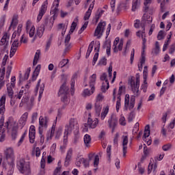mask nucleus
Here are the masks:
<instances>
[{
	"mask_svg": "<svg viewBox=\"0 0 175 175\" xmlns=\"http://www.w3.org/2000/svg\"><path fill=\"white\" fill-rule=\"evenodd\" d=\"M128 135L122 136L123 157H126V150H128Z\"/></svg>",
	"mask_w": 175,
	"mask_h": 175,
	"instance_id": "obj_27",
	"label": "nucleus"
},
{
	"mask_svg": "<svg viewBox=\"0 0 175 175\" xmlns=\"http://www.w3.org/2000/svg\"><path fill=\"white\" fill-rule=\"evenodd\" d=\"M49 5V1L46 0L44 1L41 5V8L39 10V14L37 16V23H39L40 20L43 18V16L46 14V12H47V6Z\"/></svg>",
	"mask_w": 175,
	"mask_h": 175,
	"instance_id": "obj_11",
	"label": "nucleus"
},
{
	"mask_svg": "<svg viewBox=\"0 0 175 175\" xmlns=\"http://www.w3.org/2000/svg\"><path fill=\"white\" fill-rule=\"evenodd\" d=\"M101 81H105L103 83L101 86V91L102 92H106L107 89L109 88V79H107V75L106 73H103L100 77Z\"/></svg>",
	"mask_w": 175,
	"mask_h": 175,
	"instance_id": "obj_14",
	"label": "nucleus"
},
{
	"mask_svg": "<svg viewBox=\"0 0 175 175\" xmlns=\"http://www.w3.org/2000/svg\"><path fill=\"white\" fill-rule=\"evenodd\" d=\"M93 165L95 167H98L99 165V155H94Z\"/></svg>",
	"mask_w": 175,
	"mask_h": 175,
	"instance_id": "obj_55",
	"label": "nucleus"
},
{
	"mask_svg": "<svg viewBox=\"0 0 175 175\" xmlns=\"http://www.w3.org/2000/svg\"><path fill=\"white\" fill-rule=\"evenodd\" d=\"M21 31H23V24H19L18 25L17 30L15 31L12 36V40L15 39L14 42H12V44L11 47L14 49H18V46H20V42H18V38L20 37V35L21 34ZM16 38H17L16 39Z\"/></svg>",
	"mask_w": 175,
	"mask_h": 175,
	"instance_id": "obj_7",
	"label": "nucleus"
},
{
	"mask_svg": "<svg viewBox=\"0 0 175 175\" xmlns=\"http://www.w3.org/2000/svg\"><path fill=\"white\" fill-rule=\"evenodd\" d=\"M146 64V53L145 51H142L141 58L139 59V62H138V70L139 72L143 70V65Z\"/></svg>",
	"mask_w": 175,
	"mask_h": 175,
	"instance_id": "obj_24",
	"label": "nucleus"
},
{
	"mask_svg": "<svg viewBox=\"0 0 175 175\" xmlns=\"http://www.w3.org/2000/svg\"><path fill=\"white\" fill-rule=\"evenodd\" d=\"M68 62H69V59H63L59 63V68H64V66L68 65Z\"/></svg>",
	"mask_w": 175,
	"mask_h": 175,
	"instance_id": "obj_52",
	"label": "nucleus"
},
{
	"mask_svg": "<svg viewBox=\"0 0 175 175\" xmlns=\"http://www.w3.org/2000/svg\"><path fill=\"white\" fill-rule=\"evenodd\" d=\"M36 120H38V112H34L31 116V124H33Z\"/></svg>",
	"mask_w": 175,
	"mask_h": 175,
	"instance_id": "obj_62",
	"label": "nucleus"
},
{
	"mask_svg": "<svg viewBox=\"0 0 175 175\" xmlns=\"http://www.w3.org/2000/svg\"><path fill=\"white\" fill-rule=\"evenodd\" d=\"M44 33V25H41L37 28V31L36 35L34 36L33 40L36 39V38H42L43 34Z\"/></svg>",
	"mask_w": 175,
	"mask_h": 175,
	"instance_id": "obj_28",
	"label": "nucleus"
},
{
	"mask_svg": "<svg viewBox=\"0 0 175 175\" xmlns=\"http://www.w3.org/2000/svg\"><path fill=\"white\" fill-rule=\"evenodd\" d=\"M105 47L107 49V54L110 55V50L111 49V42H106L105 43Z\"/></svg>",
	"mask_w": 175,
	"mask_h": 175,
	"instance_id": "obj_53",
	"label": "nucleus"
},
{
	"mask_svg": "<svg viewBox=\"0 0 175 175\" xmlns=\"http://www.w3.org/2000/svg\"><path fill=\"white\" fill-rule=\"evenodd\" d=\"M5 121V117L2 116L0 119V142H5V129L3 128V122Z\"/></svg>",
	"mask_w": 175,
	"mask_h": 175,
	"instance_id": "obj_20",
	"label": "nucleus"
},
{
	"mask_svg": "<svg viewBox=\"0 0 175 175\" xmlns=\"http://www.w3.org/2000/svg\"><path fill=\"white\" fill-rule=\"evenodd\" d=\"M105 13V11L103 10H98L95 15V17L93 19V23H95L96 24L98 21H99V19L100 17H102V14Z\"/></svg>",
	"mask_w": 175,
	"mask_h": 175,
	"instance_id": "obj_36",
	"label": "nucleus"
},
{
	"mask_svg": "<svg viewBox=\"0 0 175 175\" xmlns=\"http://www.w3.org/2000/svg\"><path fill=\"white\" fill-rule=\"evenodd\" d=\"M98 124H99V119L95 118H92V116L90 113L88 114L87 123L84 124V131L85 132H88V128L90 129H95L98 126Z\"/></svg>",
	"mask_w": 175,
	"mask_h": 175,
	"instance_id": "obj_6",
	"label": "nucleus"
},
{
	"mask_svg": "<svg viewBox=\"0 0 175 175\" xmlns=\"http://www.w3.org/2000/svg\"><path fill=\"white\" fill-rule=\"evenodd\" d=\"M26 31L29 33V38L35 36V26L32 25V22L28 20L26 23Z\"/></svg>",
	"mask_w": 175,
	"mask_h": 175,
	"instance_id": "obj_16",
	"label": "nucleus"
},
{
	"mask_svg": "<svg viewBox=\"0 0 175 175\" xmlns=\"http://www.w3.org/2000/svg\"><path fill=\"white\" fill-rule=\"evenodd\" d=\"M163 151H169L172 148L171 144H167L162 147Z\"/></svg>",
	"mask_w": 175,
	"mask_h": 175,
	"instance_id": "obj_63",
	"label": "nucleus"
},
{
	"mask_svg": "<svg viewBox=\"0 0 175 175\" xmlns=\"http://www.w3.org/2000/svg\"><path fill=\"white\" fill-rule=\"evenodd\" d=\"M157 167H158V163H157V162L154 163L150 162L148 167V174H150L152 170L153 172H155V170H157Z\"/></svg>",
	"mask_w": 175,
	"mask_h": 175,
	"instance_id": "obj_38",
	"label": "nucleus"
},
{
	"mask_svg": "<svg viewBox=\"0 0 175 175\" xmlns=\"http://www.w3.org/2000/svg\"><path fill=\"white\" fill-rule=\"evenodd\" d=\"M9 38L10 36L8 33H5L0 41V46H8L9 43Z\"/></svg>",
	"mask_w": 175,
	"mask_h": 175,
	"instance_id": "obj_31",
	"label": "nucleus"
},
{
	"mask_svg": "<svg viewBox=\"0 0 175 175\" xmlns=\"http://www.w3.org/2000/svg\"><path fill=\"white\" fill-rule=\"evenodd\" d=\"M28 116L29 113L28 112H25L20 119L18 121V126H16L17 128H21V129H23L24 126H25V124H27V121L28 120Z\"/></svg>",
	"mask_w": 175,
	"mask_h": 175,
	"instance_id": "obj_17",
	"label": "nucleus"
},
{
	"mask_svg": "<svg viewBox=\"0 0 175 175\" xmlns=\"http://www.w3.org/2000/svg\"><path fill=\"white\" fill-rule=\"evenodd\" d=\"M107 64V59L105 57H103L99 60L98 65H101L103 66H106Z\"/></svg>",
	"mask_w": 175,
	"mask_h": 175,
	"instance_id": "obj_61",
	"label": "nucleus"
},
{
	"mask_svg": "<svg viewBox=\"0 0 175 175\" xmlns=\"http://www.w3.org/2000/svg\"><path fill=\"white\" fill-rule=\"evenodd\" d=\"M62 135V127H59L55 131V139L56 140L59 139V137H61V135Z\"/></svg>",
	"mask_w": 175,
	"mask_h": 175,
	"instance_id": "obj_47",
	"label": "nucleus"
},
{
	"mask_svg": "<svg viewBox=\"0 0 175 175\" xmlns=\"http://www.w3.org/2000/svg\"><path fill=\"white\" fill-rule=\"evenodd\" d=\"M77 27V23L76 22H72L70 26V29L69 31V33H73L75 32V30L76 29V27Z\"/></svg>",
	"mask_w": 175,
	"mask_h": 175,
	"instance_id": "obj_57",
	"label": "nucleus"
},
{
	"mask_svg": "<svg viewBox=\"0 0 175 175\" xmlns=\"http://www.w3.org/2000/svg\"><path fill=\"white\" fill-rule=\"evenodd\" d=\"M86 1H87V3H90V2H91V3L90 4L89 8L88 11L85 12V16L83 17V20H85V21L78 31V33L79 34L83 33V31H85V29H87V27L88 26V20H90V17H91V14L92 13V9H94V6L95 5V0H86Z\"/></svg>",
	"mask_w": 175,
	"mask_h": 175,
	"instance_id": "obj_2",
	"label": "nucleus"
},
{
	"mask_svg": "<svg viewBox=\"0 0 175 175\" xmlns=\"http://www.w3.org/2000/svg\"><path fill=\"white\" fill-rule=\"evenodd\" d=\"M49 126V118L47 117L43 118V116H40L39 118V131H43L44 129H47Z\"/></svg>",
	"mask_w": 175,
	"mask_h": 175,
	"instance_id": "obj_15",
	"label": "nucleus"
},
{
	"mask_svg": "<svg viewBox=\"0 0 175 175\" xmlns=\"http://www.w3.org/2000/svg\"><path fill=\"white\" fill-rule=\"evenodd\" d=\"M164 38H165V31L161 30L157 35V39L158 40H162V39H163Z\"/></svg>",
	"mask_w": 175,
	"mask_h": 175,
	"instance_id": "obj_59",
	"label": "nucleus"
},
{
	"mask_svg": "<svg viewBox=\"0 0 175 175\" xmlns=\"http://www.w3.org/2000/svg\"><path fill=\"white\" fill-rule=\"evenodd\" d=\"M122 47H124V40L118 37L116 38L113 41V44L112 46L113 53H118L119 51H122Z\"/></svg>",
	"mask_w": 175,
	"mask_h": 175,
	"instance_id": "obj_10",
	"label": "nucleus"
},
{
	"mask_svg": "<svg viewBox=\"0 0 175 175\" xmlns=\"http://www.w3.org/2000/svg\"><path fill=\"white\" fill-rule=\"evenodd\" d=\"M95 83H96V74H93L89 78L90 87H95Z\"/></svg>",
	"mask_w": 175,
	"mask_h": 175,
	"instance_id": "obj_41",
	"label": "nucleus"
},
{
	"mask_svg": "<svg viewBox=\"0 0 175 175\" xmlns=\"http://www.w3.org/2000/svg\"><path fill=\"white\" fill-rule=\"evenodd\" d=\"M35 91L36 94H38V92L39 91L38 100L40 102V100L42 99V95H43V92L44 91V84L42 83L40 85V79L38 81Z\"/></svg>",
	"mask_w": 175,
	"mask_h": 175,
	"instance_id": "obj_22",
	"label": "nucleus"
},
{
	"mask_svg": "<svg viewBox=\"0 0 175 175\" xmlns=\"http://www.w3.org/2000/svg\"><path fill=\"white\" fill-rule=\"evenodd\" d=\"M54 18L51 19L46 18L44 22L45 27H49V28H53V25H54Z\"/></svg>",
	"mask_w": 175,
	"mask_h": 175,
	"instance_id": "obj_43",
	"label": "nucleus"
},
{
	"mask_svg": "<svg viewBox=\"0 0 175 175\" xmlns=\"http://www.w3.org/2000/svg\"><path fill=\"white\" fill-rule=\"evenodd\" d=\"M90 90L88 88L84 89L82 93V96L87 98V96H91L94 92H95V87H90Z\"/></svg>",
	"mask_w": 175,
	"mask_h": 175,
	"instance_id": "obj_29",
	"label": "nucleus"
},
{
	"mask_svg": "<svg viewBox=\"0 0 175 175\" xmlns=\"http://www.w3.org/2000/svg\"><path fill=\"white\" fill-rule=\"evenodd\" d=\"M150 136V125H147L145 127L144 134L143 137L144 142H146L148 146H151L152 141L151 139H147V137Z\"/></svg>",
	"mask_w": 175,
	"mask_h": 175,
	"instance_id": "obj_23",
	"label": "nucleus"
},
{
	"mask_svg": "<svg viewBox=\"0 0 175 175\" xmlns=\"http://www.w3.org/2000/svg\"><path fill=\"white\" fill-rule=\"evenodd\" d=\"M142 21L145 23V24H150V23H152V17L150 14H144L142 16Z\"/></svg>",
	"mask_w": 175,
	"mask_h": 175,
	"instance_id": "obj_35",
	"label": "nucleus"
},
{
	"mask_svg": "<svg viewBox=\"0 0 175 175\" xmlns=\"http://www.w3.org/2000/svg\"><path fill=\"white\" fill-rule=\"evenodd\" d=\"M69 88L66 86V83H64L60 87V89L58 92V96H61V100L65 105H69L70 99H69Z\"/></svg>",
	"mask_w": 175,
	"mask_h": 175,
	"instance_id": "obj_5",
	"label": "nucleus"
},
{
	"mask_svg": "<svg viewBox=\"0 0 175 175\" xmlns=\"http://www.w3.org/2000/svg\"><path fill=\"white\" fill-rule=\"evenodd\" d=\"M18 132V127L13 126L11 131V137L13 140H16L17 139Z\"/></svg>",
	"mask_w": 175,
	"mask_h": 175,
	"instance_id": "obj_39",
	"label": "nucleus"
},
{
	"mask_svg": "<svg viewBox=\"0 0 175 175\" xmlns=\"http://www.w3.org/2000/svg\"><path fill=\"white\" fill-rule=\"evenodd\" d=\"M83 163L85 167H88L90 166V161L85 158H81L79 161L77 163V166H80V164Z\"/></svg>",
	"mask_w": 175,
	"mask_h": 175,
	"instance_id": "obj_40",
	"label": "nucleus"
},
{
	"mask_svg": "<svg viewBox=\"0 0 175 175\" xmlns=\"http://www.w3.org/2000/svg\"><path fill=\"white\" fill-rule=\"evenodd\" d=\"M77 129H79V123L77 122V119L71 118L68 121V124L65 126L64 135V143H68V135L69 133H72L73 131H77Z\"/></svg>",
	"mask_w": 175,
	"mask_h": 175,
	"instance_id": "obj_1",
	"label": "nucleus"
},
{
	"mask_svg": "<svg viewBox=\"0 0 175 175\" xmlns=\"http://www.w3.org/2000/svg\"><path fill=\"white\" fill-rule=\"evenodd\" d=\"M56 125H57V120H55V122L53 124L51 129L50 130H49L46 133V139L47 142H49V140H51V139H53V137H54V135L55 133Z\"/></svg>",
	"mask_w": 175,
	"mask_h": 175,
	"instance_id": "obj_19",
	"label": "nucleus"
},
{
	"mask_svg": "<svg viewBox=\"0 0 175 175\" xmlns=\"http://www.w3.org/2000/svg\"><path fill=\"white\" fill-rule=\"evenodd\" d=\"M175 126V118L168 124V129H173Z\"/></svg>",
	"mask_w": 175,
	"mask_h": 175,
	"instance_id": "obj_64",
	"label": "nucleus"
},
{
	"mask_svg": "<svg viewBox=\"0 0 175 175\" xmlns=\"http://www.w3.org/2000/svg\"><path fill=\"white\" fill-rule=\"evenodd\" d=\"M40 57V50H37L34 55V59L33 61V65H37L38 61H39V57Z\"/></svg>",
	"mask_w": 175,
	"mask_h": 175,
	"instance_id": "obj_45",
	"label": "nucleus"
},
{
	"mask_svg": "<svg viewBox=\"0 0 175 175\" xmlns=\"http://www.w3.org/2000/svg\"><path fill=\"white\" fill-rule=\"evenodd\" d=\"M17 167L21 174L31 175V163L25 161V159H21L17 162Z\"/></svg>",
	"mask_w": 175,
	"mask_h": 175,
	"instance_id": "obj_3",
	"label": "nucleus"
},
{
	"mask_svg": "<svg viewBox=\"0 0 175 175\" xmlns=\"http://www.w3.org/2000/svg\"><path fill=\"white\" fill-rule=\"evenodd\" d=\"M4 158L8 162V163H13L16 156H14V149L12 147L6 148L4 150Z\"/></svg>",
	"mask_w": 175,
	"mask_h": 175,
	"instance_id": "obj_9",
	"label": "nucleus"
},
{
	"mask_svg": "<svg viewBox=\"0 0 175 175\" xmlns=\"http://www.w3.org/2000/svg\"><path fill=\"white\" fill-rule=\"evenodd\" d=\"M158 3L161 5V11L163 13L165 12V5H166L167 2H169V0H157Z\"/></svg>",
	"mask_w": 175,
	"mask_h": 175,
	"instance_id": "obj_46",
	"label": "nucleus"
},
{
	"mask_svg": "<svg viewBox=\"0 0 175 175\" xmlns=\"http://www.w3.org/2000/svg\"><path fill=\"white\" fill-rule=\"evenodd\" d=\"M36 135V130L35 129V126L31 125L30 126L29 130V142L31 144L35 143V137Z\"/></svg>",
	"mask_w": 175,
	"mask_h": 175,
	"instance_id": "obj_21",
	"label": "nucleus"
},
{
	"mask_svg": "<svg viewBox=\"0 0 175 175\" xmlns=\"http://www.w3.org/2000/svg\"><path fill=\"white\" fill-rule=\"evenodd\" d=\"M72 155H73V149L70 148L67 151L66 157L64 161L65 166H69V163H70V161L72 159Z\"/></svg>",
	"mask_w": 175,
	"mask_h": 175,
	"instance_id": "obj_26",
	"label": "nucleus"
},
{
	"mask_svg": "<svg viewBox=\"0 0 175 175\" xmlns=\"http://www.w3.org/2000/svg\"><path fill=\"white\" fill-rule=\"evenodd\" d=\"M7 90H8V96L10 97V99H12L13 94L14 93L13 92V89L12 88V86H10V84H7Z\"/></svg>",
	"mask_w": 175,
	"mask_h": 175,
	"instance_id": "obj_50",
	"label": "nucleus"
},
{
	"mask_svg": "<svg viewBox=\"0 0 175 175\" xmlns=\"http://www.w3.org/2000/svg\"><path fill=\"white\" fill-rule=\"evenodd\" d=\"M6 103V95H3L0 98V114L3 116L5 114V105Z\"/></svg>",
	"mask_w": 175,
	"mask_h": 175,
	"instance_id": "obj_25",
	"label": "nucleus"
},
{
	"mask_svg": "<svg viewBox=\"0 0 175 175\" xmlns=\"http://www.w3.org/2000/svg\"><path fill=\"white\" fill-rule=\"evenodd\" d=\"M109 110H110V105H105L103 107L101 114H100V120L103 121L109 114Z\"/></svg>",
	"mask_w": 175,
	"mask_h": 175,
	"instance_id": "obj_30",
	"label": "nucleus"
},
{
	"mask_svg": "<svg viewBox=\"0 0 175 175\" xmlns=\"http://www.w3.org/2000/svg\"><path fill=\"white\" fill-rule=\"evenodd\" d=\"M41 66L40 65H38L36 66V68H35L33 75V77H38V76H39V73L40 72V69H41Z\"/></svg>",
	"mask_w": 175,
	"mask_h": 175,
	"instance_id": "obj_54",
	"label": "nucleus"
},
{
	"mask_svg": "<svg viewBox=\"0 0 175 175\" xmlns=\"http://www.w3.org/2000/svg\"><path fill=\"white\" fill-rule=\"evenodd\" d=\"M12 125H13V118H10L5 123V127L7 128V129H10V126H12Z\"/></svg>",
	"mask_w": 175,
	"mask_h": 175,
	"instance_id": "obj_51",
	"label": "nucleus"
},
{
	"mask_svg": "<svg viewBox=\"0 0 175 175\" xmlns=\"http://www.w3.org/2000/svg\"><path fill=\"white\" fill-rule=\"evenodd\" d=\"M116 111H119L121 107V97L118 96V100L116 101Z\"/></svg>",
	"mask_w": 175,
	"mask_h": 175,
	"instance_id": "obj_60",
	"label": "nucleus"
},
{
	"mask_svg": "<svg viewBox=\"0 0 175 175\" xmlns=\"http://www.w3.org/2000/svg\"><path fill=\"white\" fill-rule=\"evenodd\" d=\"M120 124L122 126H125L126 125V120H125V117L124 116H121L119 120Z\"/></svg>",
	"mask_w": 175,
	"mask_h": 175,
	"instance_id": "obj_58",
	"label": "nucleus"
},
{
	"mask_svg": "<svg viewBox=\"0 0 175 175\" xmlns=\"http://www.w3.org/2000/svg\"><path fill=\"white\" fill-rule=\"evenodd\" d=\"M140 5V2H139V0H133V4H132V12H135L136 9L139 8V5Z\"/></svg>",
	"mask_w": 175,
	"mask_h": 175,
	"instance_id": "obj_49",
	"label": "nucleus"
},
{
	"mask_svg": "<svg viewBox=\"0 0 175 175\" xmlns=\"http://www.w3.org/2000/svg\"><path fill=\"white\" fill-rule=\"evenodd\" d=\"M83 142L85 147H90V144H91V135L85 134L83 137Z\"/></svg>",
	"mask_w": 175,
	"mask_h": 175,
	"instance_id": "obj_42",
	"label": "nucleus"
},
{
	"mask_svg": "<svg viewBox=\"0 0 175 175\" xmlns=\"http://www.w3.org/2000/svg\"><path fill=\"white\" fill-rule=\"evenodd\" d=\"M94 50H96L97 53L94 54L93 57V61H92L93 66L95 65V64H96V61H98V58L99 57V46H98L97 47H95Z\"/></svg>",
	"mask_w": 175,
	"mask_h": 175,
	"instance_id": "obj_44",
	"label": "nucleus"
},
{
	"mask_svg": "<svg viewBox=\"0 0 175 175\" xmlns=\"http://www.w3.org/2000/svg\"><path fill=\"white\" fill-rule=\"evenodd\" d=\"M92 49H94V41H92L89 44V46L86 53V55H85L86 58H88L91 53H92Z\"/></svg>",
	"mask_w": 175,
	"mask_h": 175,
	"instance_id": "obj_48",
	"label": "nucleus"
},
{
	"mask_svg": "<svg viewBox=\"0 0 175 175\" xmlns=\"http://www.w3.org/2000/svg\"><path fill=\"white\" fill-rule=\"evenodd\" d=\"M94 111H95V115L97 117H99L100 116V111H102V105L100 104V102H96L94 104Z\"/></svg>",
	"mask_w": 175,
	"mask_h": 175,
	"instance_id": "obj_32",
	"label": "nucleus"
},
{
	"mask_svg": "<svg viewBox=\"0 0 175 175\" xmlns=\"http://www.w3.org/2000/svg\"><path fill=\"white\" fill-rule=\"evenodd\" d=\"M136 98L135 96H131V99L129 94H126L124 98V111H128V110H132L135 107V102Z\"/></svg>",
	"mask_w": 175,
	"mask_h": 175,
	"instance_id": "obj_8",
	"label": "nucleus"
},
{
	"mask_svg": "<svg viewBox=\"0 0 175 175\" xmlns=\"http://www.w3.org/2000/svg\"><path fill=\"white\" fill-rule=\"evenodd\" d=\"M57 165H58V167H56V169L54 171L55 175H58V174H59V173H61V169H62L61 161H58Z\"/></svg>",
	"mask_w": 175,
	"mask_h": 175,
	"instance_id": "obj_56",
	"label": "nucleus"
},
{
	"mask_svg": "<svg viewBox=\"0 0 175 175\" xmlns=\"http://www.w3.org/2000/svg\"><path fill=\"white\" fill-rule=\"evenodd\" d=\"M59 6V0H54L53 6L51 9V14H53V18H55L58 16V8Z\"/></svg>",
	"mask_w": 175,
	"mask_h": 175,
	"instance_id": "obj_18",
	"label": "nucleus"
},
{
	"mask_svg": "<svg viewBox=\"0 0 175 175\" xmlns=\"http://www.w3.org/2000/svg\"><path fill=\"white\" fill-rule=\"evenodd\" d=\"M17 24H18V15H14L10 25V28H13V29H14L16 27H17Z\"/></svg>",
	"mask_w": 175,
	"mask_h": 175,
	"instance_id": "obj_37",
	"label": "nucleus"
},
{
	"mask_svg": "<svg viewBox=\"0 0 175 175\" xmlns=\"http://www.w3.org/2000/svg\"><path fill=\"white\" fill-rule=\"evenodd\" d=\"M72 33H69L68 34H67V36L65 38L64 43H65V46H66V51H69V49H72V44L69 43V42H70V35Z\"/></svg>",
	"mask_w": 175,
	"mask_h": 175,
	"instance_id": "obj_33",
	"label": "nucleus"
},
{
	"mask_svg": "<svg viewBox=\"0 0 175 175\" xmlns=\"http://www.w3.org/2000/svg\"><path fill=\"white\" fill-rule=\"evenodd\" d=\"M129 85L131 87V90L134 95H139V88L140 87V75H136V79L135 77H131L128 80Z\"/></svg>",
	"mask_w": 175,
	"mask_h": 175,
	"instance_id": "obj_4",
	"label": "nucleus"
},
{
	"mask_svg": "<svg viewBox=\"0 0 175 175\" xmlns=\"http://www.w3.org/2000/svg\"><path fill=\"white\" fill-rule=\"evenodd\" d=\"M66 29H68V25H66L64 23H59L57 25V31H62V36L65 35V32H66Z\"/></svg>",
	"mask_w": 175,
	"mask_h": 175,
	"instance_id": "obj_34",
	"label": "nucleus"
},
{
	"mask_svg": "<svg viewBox=\"0 0 175 175\" xmlns=\"http://www.w3.org/2000/svg\"><path fill=\"white\" fill-rule=\"evenodd\" d=\"M109 127L111 129L112 133H114L116 128H117V124H118V118L116 115L113 114L111 116L110 118L108 120Z\"/></svg>",
	"mask_w": 175,
	"mask_h": 175,
	"instance_id": "obj_13",
	"label": "nucleus"
},
{
	"mask_svg": "<svg viewBox=\"0 0 175 175\" xmlns=\"http://www.w3.org/2000/svg\"><path fill=\"white\" fill-rule=\"evenodd\" d=\"M105 27L106 22L100 21L95 29L94 36H96L97 38H100V36L103 35V32H105Z\"/></svg>",
	"mask_w": 175,
	"mask_h": 175,
	"instance_id": "obj_12",
	"label": "nucleus"
}]
</instances>
